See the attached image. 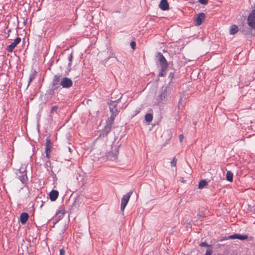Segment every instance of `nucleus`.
Returning <instances> with one entry per match:
<instances>
[{
  "label": "nucleus",
  "instance_id": "24",
  "mask_svg": "<svg viewBox=\"0 0 255 255\" xmlns=\"http://www.w3.org/2000/svg\"><path fill=\"white\" fill-rule=\"evenodd\" d=\"M153 116L151 114H147L145 116V120L146 122L150 123L152 121Z\"/></svg>",
  "mask_w": 255,
  "mask_h": 255
},
{
  "label": "nucleus",
  "instance_id": "38",
  "mask_svg": "<svg viewBox=\"0 0 255 255\" xmlns=\"http://www.w3.org/2000/svg\"><path fill=\"white\" fill-rule=\"evenodd\" d=\"M245 35H248V33H249V30H244L243 31Z\"/></svg>",
  "mask_w": 255,
  "mask_h": 255
},
{
  "label": "nucleus",
  "instance_id": "34",
  "mask_svg": "<svg viewBox=\"0 0 255 255\" xmlns=\"http://www.w3.org/2000/svg\"><path fill=\"white\" fill-rule=\"evenodd\" d=\"M130 46L132 49H135L136 46V43L134 41H132L130 43Z\"/></svg>",
  "mask_w": 255,
  "mask_h": 255
},
{
  "label": "nucleus",
  "instance_id": "39",
  "mask_svg": "<svg viewBox=\"0 0 255 255\" xmlns=\"http://www.w3.org/2000/svg\"><path fill=\"white\" fill-rule=\"evenodd\" d=\"M115 12H116V13H120L121 12V10L120 9H117V10H115Z\"/></svg>",
  "mask_w": 255,
  "mask_h": 255
},
{
  "label": "nucleus",
  "instance_id": "4",
  "mask_svg": "<svg viewBox=\"0 0 255 255\" xmlns=\"http://www.w3.org/2000/svg\"><path fill=\"white\" fill-rule=\"evenodd\" d=\"M171 88L168 86L162 87L159 95V102L164 100L166 97L171 93Z\"/></svg>",
  "mask_w": 255,
  "mask_h": 255
},
{
  "label": "nucleus",
  "instance_id": "36",
  "mask_svg": "<svg viewBox=\"0 0 255 255\" xmlns=\"http://www.w3.org/2000/svg\"><path fill=\"white\" fill-rule=\"evenodd\" d=\"M179 140L181 142H182L183 138H184V135L183 134H180L179 136Z\"/></svg>",
  "mask_w": 255,
  "mask_h": 255
},
{
  "label": "nucleus",
  "instance_id": "15",
  "mask_svg": "<svg viewBox=\"0 0 255 255\" xmlns=\"http://www.w3.org/2000/svg\"><path fill=\"white\" fill-rule=\"evenodd\" d=\"M49 199L51 201H55L59 195V192L57 190H52L50 193H49Z\"/></svg>",
  "mask_w": 255,
  "mask_h": 255
},
{
  "label": "nucleus",
  "instance_id": "11",
  "mask_svg": "<svg viewBox=\"0 0 255 255\" xmlns=\"http://www.w3.org/2000/svg\"><path fill=\"white\" fill-rule=\"evenodd\" d=\"M205 18V14L204 13L201 12L197 14L194 21L195 25L197 26L201 25Z\"/></svg>",
  "mask_w": 255,
  "mask_h": 255
},
{
  "label": "nucleus",
  "instance_id": "1",
  "mask_svg": "<svg viewBox=\"0 0 255 255\" xmlns=\"http://www.w3.org/2000/svg\"><path fill=\"white\" fill-rule=\"evenodd\" d=\"M157 57L158 59L159 65L161 67V70L158 74V76H163L165 74V71L168 66L167 61L163 55L160 52L158 53Z\"/></svg>",
  "mask_w": 255,
  "mask_h": 255
},
{
  "label": "nucleus",
  "instance_id": "10",
  "mask_svg": "<svg viewBox=\"0 0 255 255\" xmlns=\"http://www.w3.org/2000/svg\"><path fill=\"white\" fill-rule=\"evenodd\" d=\"M21 40V38L19 37H16L12 43L6 47V51L8 52H12L16 45L20 42Z\"/></svg>",
  "mask_w": 255,
  "mask_h": 255
},
{
  "label": "nucleus",
  "instance_id": "22",
  "mask_svg": "<svg viewBox=\"0 0 255 255\" xmlns=\"http://www.w3.org/2000/svg\"><path fill=\"white\" fill-rule=\"evenodd\" d=\"M226 178L228 181L232 182L233 181V174L230 171H228L226 174Z\"/></svg>",
  "mask_w": 255,
  "mask_h": 255
},
{
  "label": "nucleus",
  "instance_id": "23",
  "mask_svg": "<svg viewBox=\"0 0 255 255\" xmlns=\"http://www.w3.org/2000/svg\"><path fill=\"white\" fill-rule=\"evenodd\" d=\"M208 184V182L205 180H202L198 184V188L202 189Z\"/></svg>",
  "mask_w": 255,
  "mask_h": 255
},
{
  "label": "nucleus",
  "instance_id": "8",
  "mask_svg": "<svg viewBox=\"0 0 255 255\" xmlns=\"http://www.w3.org/2000/svg\"><path fill=\"white\" fill-rule=\"evenodd\" d=\"M132 193H133L132 191H130L127 194L123 196V197L122 199L121 206V209L122 211H124V210H125Z\"/></svg>",
  "mask_w": 255,
  "mask_h": 255
},
{
  "label": "nucleus",
  "instance_id": "32",
  "mask_svg": "<svg viewBox=\"0 0 255 255\" xmlns=\"http://www.w3.org/2000/svg\"><path fill=\"white\" fill-rule=\"evenodd\" d=\"M199 2L202 4H207L208 2V0H198Z\"/></svg>",
  "mask_w": 255,
  "mask_h": 255
},
{
  "label": "nucleus",
  "instance_id": "33",
  "mask_svg": "<svg viewBox=\"0 0 255 255\" xmlns=\"http://www.w3.org/2000/svg\"><path fill=\"white\" fill-rule=\"evenodd\" d=\"M45 146H51V141L49 138L46 139Z\"/></svg>",
  "mask_w": 255,
  "mask_h": 255
},
{
  "label": "nucleus",
  "instance_id": "40",
  "mask_svg": "<svg viewBox=\"0 0 255 255\" xmlns=\"http://www.w3.org/2000/svg\"><path fill=\"white\" fill-rule=\"evenodd\" d=\"M169 77H171V78H172L173 77V74L171 73Z\"/></svg>",
  "mask_w": 255,
  "mask_h": 255
},
{
  "label": "nucleus",
  "instance_id": "31",
  "mask_svg": "<svg viewBox=\"0 0 255 255\" xmlns=\"http://www.w3.org/2000/svg\"><path fill=\"white\" fill-rule=\"evenodd\" d=\"M199 246L200 247H208V248L211 247V246H209L206 242H202L200 244Z\"/></svg>",
  "mask_w": 255,
  "mask_h": 255
},
{
  "label": "nucleus",
  "instance_id": "7",
  "mask_svg": "<svg viewBox=\"0 0 255 255\" xmlns=\"http://www.w3.org/2000/svg\"><path fill=\"white\" fill-rule=\"evenodd\" d=\"M247 22L251 28L255 29V9L253 10L249 14Z\"/></svg>",
  "mask_w": 255,
  "mask_h": 255
},
{
  "label": "nucleus",
  "instance_id": "26",
  "mask_svg": "<svg viewBox=\"0 0 255 255\" xmlns=\"http://www.w3.org/2000/svg\"><path fill=\"white\" fill-rule=\"evenodd\" d=\"M51 151V146H45V152L46 157L49 158Z\"/></svg>",
  "mask_w": 255,
  "mask_h": 255
},
{
  "label": "nucleus",
  "instance_id": "41",
  "mask_svg": "<svg viewBox=\"0 0 255 255\" xmlns=\"http://www.w3.org/2000/svg\"><path fill=\"white\" fill-rule=\"evenodd\" d=\"M10 31H11L10 29H9V30H8V33H9V32H10Z\"/></svg>",
  "mask_w": 255,
  "mask_h": 255
},
{
  "label": "nucleus",
  "instance_id": "18",
  "mask_svg": "<svg viewBox=\"0 0 255 255\" xmlns=\"http://www.w3.org/2000/svg\"><path fill=\"white\" fill-rule=\"evenodd\" d=\"M64 217V209H61L56 212L55 215V220L56 222L58 220H61Z\"/></svg>",
  "mask_w": 255,
  "mask_h": 255
},
{
  "label": "nucleus",
  "instance_id": "9",
  "mask_svg": "<svg viewBox=\"0 0 255 255\" xmlns=\"http://www.w3.org/2000/svg\"><path fill=\"white\" fill-rule=\"evenodd\" d=\"M248 238V236L247 235H241L240 234H234L228 237H225L223 239H221V241L228 240V239H240L241 240H245Z\"/></svg>",
  "mask_w": 255,
  "mask_h": 255
},
{
  "label": "nucleus",
  "instance_id": "21",
  "mask_svg": "<svg viewBox=\"0 0 255 255\" xmlns=\"http://www.w3.org/2000/svg\"><path fill=\"white\" fill-rule=\"evenodd\" d=\"M239 30V28L236 25H232L230 29V34L233 35L236 34Z\"/></svg>",
  "mask_w": 255,
  "mask_h": 255
},
{
  "label": "nucleus",
  "instance_id": "29",
  "mask_svg": "<svg viewBox=\"0 0 255 255\" xmlns=\"http://www.w3.org/2000/svg\"><path fill=\"white\" fill-rule=\"evenodd\" d=\"M177 159L175 157H174L172 161H171V166L172 167H175L176 165Z\"/></svg>",
  "mask_w": 255,
  "mask_h": 255
},
{
  "label": "nucleus",
  "instance_id": "16",
  "mask_svg": "<svg viewBox=\"0 0 255 255\" xmlns=\"http://www.w3.org/2000/svg\"><path fill=\"white\" fill-rule=\"evenodd\" d=\"M29 215L27 213H22L20 216V222L22 225L25 224L28 220Z\"/></svg>",
  "mask_w": 255,
  "mask_h": 255
},
{
  "label": "nucleus",
  "instance_id": "42",
  "mask_svg": "<svg viewBox=\"0 0 255 255\" xmlns=\"http://www.w3.org/2000/svg\"><path fill=\"white\" fill-rule=\"evenodd\" d=\"M122 98V96H121L119 98V99H120Z\"/></svg>",
  "mask_w": 255,
  "mask_h": 255
},
{
  "label": "nucleus",
  "instance_id": "12",
  "mask_svg": "<svg viewBox=\"0 0 255 255\" xmlns=\"http://www.w3.org/2000/svg\"><path fill=\"white\" fill-rule=\"evenodd\" d=\"M191 169L188 167H187L186 168H185V170L182 171L181 172V175L182 176H181V178H182L181 182L184 183L185 181V180H184V178H187L188 177L187 176L188 175H191Z\"/></svg>",
  "mask_w": 255,
  "mask_h": 255
},
{
  "label": "nucleus",
  "instance_id": "2",
  "mask_svg": "<svg viewBox=\"0 0 255 255\" xmlns=\"http://www.w3.org/2000/svg\"><path fill=\"white\" fill-rule=\"evenodd\" d=\"M60 86L64 88V77L60 75H55L53 79L50 90L54 92Z\"/></svg>",
  "mask_w": 255,
  "mask_h": 255
},
{
  "label": "nucleus",
  "instance_id": "5",
  "mask_svg": "<svg viewBox=\"0 0 255 255\" xmlns=\"http://www.w3.org/2000/svg\"><path fill=\"white\" fill-rule=\"evenodd\" d=\"M18 179L23 184H26L27 181V177L26 169L24 167H21L17 173Z\"/></svg>",
  "mask_w": 255,
  "mask_h": 255
},
{
  "label": "nucleus",
  "instance_id": "37",
  "mask_svg": "<svg viewBox=\"0 0 255 255\" xmlns=\"http://www.w3.org/2000/svg\"><path fill=\"white\" fill-rule=\"evenodd\" d=\"M60 255H64V249H61L60 250Z\"/></svg>",
  "mask_w": 255,
  "mask_h": 255
},
{
  "label": "nucleus",
  "instance_id": "3",
  "mask_svg": "<svg viewBox=\"0 0 255 255\" xmlns=\"http://www.w3.org/2000/svg\"><path fill=\"white\" fill-rule=\"evenodd\" d=\"M117 114H112L110 118L107 121V125L105 128L101 131L99 136L104 137L106 136L108 133L111 131L112 125L115 119V117Z\"/></svg>",
  "mask_w": 255,
  "mask_h": 255
},
{
  "label": "nucleus",
  "instance_id": "27",
  "mask_svg": "<svg viewBox=\"0 0 255 255\" xmlns=\"http://www.w3.org/2000/svg\"><path fill=\"white\" fill-rule=\"evenodd\" d=\"M65 149L67 150V152L70 153V154H72V153L74 151V148L73 146H68L67 147H65Z\"/></svg>",
  "mask_w": 255,
  "mask_h": 255
},
{
  "label": "nucleus",
  "instance_id": "17",
  "mask_svg": "<svg viewBox=\"0 0 255 255\" xmlns=\"http://www.w3.org/2000/svg\"><path fill=\"white\" fill-rule=\"evenodd\" d=\"M73 57V54H72V52H70L67 55V59L68 61V68L67 69V71H66L67 75L68 74V72H69L71 69V66L72 62Z\"/></svg>",
  "mask_w": 255,
  "mask_h": 255
},
{
  "label": "nucleus",
  "instance_id": "28",
  "mask_svg": "<svg viewBox=\"0 0 255 255\" xmlns=\"http://www.w3.org/2000/svg\"><path fill=\"white\" fill-rule=\"evenodd\" d=\"M76 178L78 181H82L84 179L83 176L80 175L79 173L76 174Z\"/></svg>",
  "mask_w": 255,
  "mask_h": 255
},
{
  "label": "nucleus",
  "instance_id": "20",
  "mask_svg": "<svg viewBox=\"0 0 255 255\" xmlns=\"http://www.w3.org/2000/svg\"><path fill=\"white\" fill-rule=\"evenodd\" d=\"M73 82L72 80L67 77H65V88H69L72 86Z\"/></svg>",
  "mask_w": 255,
  "mask_h": 255
},
{
  "label": "nucleus",
  "instance_id": "14",
  "mask_svg": "<svg viewBox=\"0 0 255 255\" xmlns=\"http://www.w3.org/2000/svg\"><path fill=\"white\" fill-rule=\"evenodd\" d=\"M159 7L162 10H167L169 9V4L167 0H161Z\"/></svg>",
  "mask_w": 255,
  "mask_h": 255
},
{
  "label": "nucleus",
  "instance_id": "30",
  "mask_svg": "<svg viewBox=\"0 0 255 255\" xmlns=\"http://www.w3.org/2000/svg\"><path fill=\"white\" fill-rule=\"evenodd\" d=\"M212 248L211 247H210V248H208L206 252L205 255H211L212 253Z\"/></svg>",
  "mask_w": 255,
  "mask_h": 255
},
{
  "label": "nucleus",
  "instance_id": "19",
  "mask_svg": "<svg viewBox=\"0 0 255 255\" xmlns=\"http://www.w3.org/2000/svg\"><path fill=\"white\" fill-rule=\"evenodd\" d=\"M36 72L35 70H33L31 71V73L29 75V80H28V84L27 85V87L29 86L30 83L34 80L35 79L36 77Z\"/></svg>",
  "mask_w": 255,
  "mask_h": 255
},
{
  "label": "nucleus",
  "instance_id": "25",
  "mask_svg": "<svg viewBox=\"0 0 255 255\" xmlns=\"http://www.w3.org/2000/svg\"><path fill=\"white\" fill-rule=\"evenodd\" d=\"M66 154V157H65V160H67L68 161H70L71 159H72L71 154H70V153L67 152L66 149H65V154Z\"/></svg>",
  "mask_w": 255,
  "mask_h": 255
},
{
  "label": "nucleus",
  "instance_id": "35",
  "mask_svg": "<svg viewBox=\"0 0 255 255\" xmlns=\"http://www.w3.org/2000/svg\"><path fill=\"white\" fill-rule=\"evenodd\" d=\"M57 108H58V107L56 106H54L52 107L51 109V111H50L51 113H53L54 112H55V111L57 110Z\"/></svg>",
  "mask_w": 255,
  "mask_h": 255
},
{
  "label": "nucleus",
  "instance_id": "6",
  "mask_svg": "<svg viewBox=\"0 0 255 255\" xmlns=\"http://www.w3.org/2000/svg\"><path fill=\"white\" fill-rule=\"evenodd\" d=\"M121 145L115 147L111 151H109L107 155V157L108 159L112 161H117L118 158L119 150Z\"/></svg>",
  "mask_w": 255,
  "mask_h": 255
},
{
  "label": "nucleus",
  "instance_id": "43",
  "mask_svg": "<svg viewBox=\"0 0 255 255\" xmlns=\"http://www.w3.org/2000/svg\"><path fill=\"white\" fill-rule=\"evenodd\" d=\"M254 213H255V209H254Z\"/></svg>",
  "mask_w": 255,
  "mask_h": 255
},
{
  "label": "nucleus",
  "instance_id": "13",
  "mask_svg": "<svg viewBox=\"0 0 255 255\" xmlns=\"http://www.w3.org/2000/svg\"><path fill=\"white\" fill-rule=\"evenodd\" d=\"M110 112L112 114H118V110L117 108V104L115 101H111L109 103Z\"/></svg>",
  "mask_w": 255,
  "mask_h": 255
}]
</instances>
